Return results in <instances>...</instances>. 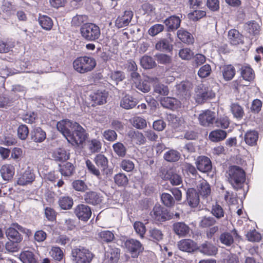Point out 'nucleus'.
I'll list each match as a JSON object with an SVG mask.
<instances>
[{"label":"nucleus","mask_w":263,"mask_h":263,"mask_svg":"<svg viewBox=\"0 0 263 263\" xmlns=\"http://www.w3.org/2000/svg\"><path fill=\"white\" fill-rule=\"evenodd\" d=\"M228 182L236 190L242 187L246 180L245 171L240 167L232 165L229 167L227 172Z\"/></svg>","instance_id":"1"},{"label":"nucleus","mask_w":263,"mask_h":263,"mask_svg":"<svg viewBox=\"0 0 263 263\" xmlns=\"http://www.w3.org/2000/svg\"><path fill=\"white\" fill-rule=\"evenodd\" d=\"M97 64L96 60L91 57L83 56L77 58L73 63L74 69L80 73L92 70Z\"/></svg>","instance_id":"2"},{"label":"nucleus","mask_w":263,"mask_h":263,"mask_svg":"<svg viewBox=\"0 0 263 263\" xmlns=\"http://www.w3.org/2000/svg\"><path fill=\"white\" fill-rule=\"evenodd\" d=\"M67 138V141L73 146L82 144L87 138L85 130L78 123L74 122V128Z\"/></svg>","instance_id":"3"},{"label":"nucleus","mask_w":263,"mask_h":263,"mask_svg":"<svg viewBox=\"0 0 263 263\" xmlns=\"http://www.w3.org/2000/svg\"><path fill=\"white\" fill-rule=\"evenodd\" d=\"M71 259L74 263H90L93 254L87 249L79 246L72 249Z\"/></svg>","instance_id":"4"},{"label":"nucleus","mask_w":263,"mask_h":263,"mask_svg":"<svg viewBox=\"0 0 263 263\" xmlns=\"http://www.w3.org/2000/svg\"><path fill=\"white\" fill-rule=\"evenodd\" d=\"M82 37L87 41H95L98 40L101 34L100 28L93 23L84 24L80 28Z\"/></svg>","instance_id":"5"},{"label":"nucleus","mask_w":263,"mask_h":263,"mask_svg":"<svg viewBox=\"0 0 263 263\" xmlns=\"http://www.w3.org/2000/svg\"><path fill=\"white\" fill-rule=\"evenodd\" d=\"M29 232L26 229L17 223H13L11 226L6 229L5 234L9 240L16 241V242H21L23 240V237L20 232L27 233Z\"/></svg>","instance_id":"6"},{"label":"nucleus","mask_w":263,"mask_h":263,"mask_svg":"<svg viewBox=\"0 0 263 263\" xmlns=\"http://www.w3.org/2000/svg\"><path fill=\"white\" fill-rule=\"evenodd\" d=\"M152 218L157 221H165L173 218L168 211L160 204H156L150 213Z\"/></svg>","instance_id":"7"},{"label":"nucleus","mask_w":263,"mask_h":263,"mask_svg":"<svg viewBox=\"0 0 263 263\" xmlns=\"http://www.w3.org/2000/svg\"><path fill=\"white\" fill-rule=\"evenodd\" d=\"M162 177L165 180L170 181L171 184L174 186L181 184L182 182L181 176L173 168H170L162 173Z\"/></svg>","instance_id":"8"},{"label":"nucleus","mask_w":263,"mask_h":263,"mask_svg":"<svg viewBox=\"0 0 263 263\" xmlns=\"http://www.w3.org/2000/svg\"><path fill=\"white\" fill-rule=\"evenodd\" d=\"M195 164L197 168L200 172L208 173L212 170V162L210 158L204 156H200L197 158Z\"/></svg>","instance_id":"9"},{"label":"nucleus","mask_w":263,"mask_h":263,"mask_svg":"<svg viewBox=\"0 0 263 263\" xmlns=\"http://www.w3.org/2000/svg\"><path fill=\"white\" fill-rule=\"evenodd\" d=\"M215 113L210 110H206L199 114L198 120L201 125L204 127L211 126L215 122Z\"/></svg>","instance_id":"10"},{"label":"nucleus","mask_w":263,"mask_h":263,"mask_svg":"<svg viewBox=\"0 0 263 263\" xmlns=\"http://www.w3.org/2000/svg\"><path fill=\"white\" fill-rule=\"evenodd\" d=\"M197 187L199 193L202 197L203 203H208L210 199L211 187L209 183L204 179H201L199 180Z\"/></svg>","instance_id":"11"},{"label":"nucleus","mask_w":263,"mask_h":263,"mask_svg":"<svg viewBox=\"0 0 263 263\" xmlns=\"http://www.w3.org/2000/svg\"><path fill=\"white\" fill-rule=\"evenodd\" d=\"M82 199L87 204L96 205L102 202L103 197L100 193L95 191H89L83 195Z\"/></svg>","instance_id":"12"},{"label":"nucleus","mask_w":263,"mask_h":263,"mask_svg":"<svg viewBox=\"0 0 263 263\" xmlns=\"http://www.w3.org/2000/svg\"><path fill=\"white\" fill-rule=\"evenodd\" d=\"M74 212L79 219L84 221H87L91 215L90 208L88 205L84 204L78 205L75 208Z\"/></svg>","instance_id":"13"},{"label":"nucleus","mask_w":263,"mask_h":263,"mask_svg":"<svg viewBox=\"0 0 263 263\" xmlns=\"http://www.w3.org/2000/svg\"><path fill=\"white\" fill-rule=\"evenodd\" d=\"M93 161L97 166L100 168L103 175H110L112 171L108 168V161L107 158L102 154H98Z\"/></svg>","instance_id":"14"},{"label":"nucleus","mask_w":263,"mask_h":263,"mask_svg":"<svg viewBox=\"0 0 263 263\" xmlns=\"http://www.w3.org/2000/svg\"><path fill=\"white\" fill-rule=\"evenodd\" d=\"M239 237L237 231L233 229L230 232H225L220 234L219 240L221 243L227 246L230 247L233 245L234 239Z\"/></svg>","instance_id":"15"},{"label":"nucleus","mask_w":263,"mask_h":263,"mask_svg":"<svg viewBox=\"0 0 263 263\" xmlns=\"http://www.w3.org/2000/svg\"><path fill=\"white\" fill-rule=\"evenodd\" d=\"M57 127L67 139L74 128V122L68 119L62 120L57 123Z\"/></svg>","instance_id":"16"},{"label":"nucleus","mask_w":263,"mask_h":263,"mask_svg":"<svg viewBox=\"0 0 263 263\" xmlns=\"http://www.w3.org/2000/svg\"><path fill=\"white\" fill-rule=\"evenodd\" d=\"M127 249L132 253L133 257L138 256L139 252L142 250V245L137 240L130 239L127 240L125 242Z\"/></svg>","instance_id":"17"},{"label":"nucleus","mask_w":263,"mask_h":263,"mask_svg":"<svg viewBox=\"0 0 263 263\" xmlns=\"http://www.w3.org/2000/svg\"><path fill=\"white\" fill-rule=\"evenodd\" d=\"M201 253L206 256H215L218 252L217 248L211 242L205 241L199 247H197Z\"/></svg>","instance_id":"18"},{"label":"nucleus","mask_w":263,"mask_h":263,"mask_svg":"<svg viewBox=\"0 0 263 263\" xmlns=\"http://www.w3.org/2000/svg\"><path fill=\"white\" fill-rule=\"evenodd\" d=\"M133 16L131 11H125L123 15L119 16L115 21V26L118 28L126 27L130 22Z\"/></svg>","instance_id":"19"},{"label":"nucleus","mask_w":263,"mask_h":263,"mask_svg":"<svg viewBox=\"0 0 263 263\" xmlns=\"http://www.w3.org/2000/svg\"><path fill=\"white\" fill-rule=\"evenodd\" d=\"M179 249L183 252H192L197 250V244L190 239H184L178 243Z\"/></svg>","instance_id":"20"},{"label":"nucleus","mask_w":263,"mask_h":263,"mask_svg":"<svg viewBox=\"0 0 263 263\" xmlns=\"http://www.w3.org/2000/svg\"><path fill=\"white\" fill-rule=\"evenodd\" d=\"M228 36L229 41L232 45L243 44V36L235 29L230 30Z\"/></svg>","instance_id":"21"},{"label":"nucleus","mask_w":263,"mask_h":263,"mask_svg":"<svg viewBox=\"0 0 263 263\" xmlns=\"http://www.w3.org/2000/svg\"><path fill=\"white\" fill-rule=\"evenodd\" d=\"M173 229L175 233L180 237L186 236L190 232V227L183 222H177L173 224Z\"/></svg>","instance_id":"22"},{"label":"nucleus","mask_w":263,"mask_h":263,"mask_svg":"<svg viewBox=\"0 0 263 263\" xmlns=\"http://www.w3.org/2000/svg\"><path fill=\"white\" fill-rule=\"evenodd\" d=\"M186 199L189 205L195 208L199 203V196L196 190L194 188H190L186 192Z\"/></svg>","instance_id":"23"},{"label":"nucleus","mask_w":263,"mask_h":263,"mask_svg":"<svg viewBox=\"0 0 263 263\" xmlns=\"http://www.w3.org/2000/svg\"><path fill=\"white\" fill-rule=\"evenodd\" d=\"M177 94L182 97H189L192 88V84L189 81H183L176 86Z\"/></svg>","instance_id":"24"},{"label":"nucleus","mask_w":263,"mask_h":263,"mask_svg":"<svg viewBox=\"0 0 263 263\" xmlns=\"http://www.w3.org/2000/svg\"><path fill=\"white\" fill-rule=\"evenodd\" d=\"M70 153L65 148H58L54 149L51 155L53 159L56 161H65L69 158Z\"/></svg>","instance_id":"25"},{"label":"nucleus","mask_w":263,"mask_h":263,"mask_svg":"<svg viewBox=\"0 0 263 263\" xmlns=\"http://www.w3.org/2000/svg\"><path fill=\"white\" fill-rule=\"evenodd\" d=\"M35 176L32 171L28 168L20 177L17 180L18 184L25 185L31 183L34 179Z\"/></svg>","instance_id":"26"},{"label":"nucleus","mask_w":263,"mask_h":263,"mask_svg":"<svg viewBox=\"0 0 263 263\" xmlns=\"http://www.w3.org/2000/svg\"><path fill=\"white\" fill-rule=\"evenodd\" d=\"M164 23L167 26L168 31H173L179 27L181 20L178 16L172 15L165 20Z\"/></svg>","instance_id":"27"},{"label":"nucleus","mask_w":263,"mask_h":263,"mask_svg":"<svg viewBox=\"0 0 263 263\" xmlns=\"http://www.w3.org/2000/svg\"><path fill=\"white\" fill-rule=\"evenodd\" d=\"M138 103V100L133 97L125 95L121 100L120 106L126 109H129L134 107Z\"/></svg>","instance_id":"28"},{"label":"nucleus","mask_w":263,"mask_h":263,"mask_svg":"<svg viewBox=\"0 0 263 263\" xmlns=\"http://www.w3.org/2000/svg\"><path fill=\"white\" fill-rule=\"evenodd\" d=\"M31 139L35 142L41 143L46 138V133L40 127L34 128L30 133Z\"/></svg>","instance_id":"29"},{"label":"nucleus","mask_w":263,"mask_h":263,"mask_svg":"<svg viewBox=\"0 0 263 263\" xmlns=\"http://www.w3.org/2000/svg\"><path fill=\"white\" fill-rule=\"evenodd\" d=\"M58 203L61 209L67 210L72 208L73 205V200L69 196H63L59 198Z\"/></svg>","instance_id":"30"},{"label":"nucleus","mask_w":263,"mask_h":263,"mask_svg":"<svg viewBox=\"0 0 263 263\" xmlns=\"http://www.w3.org/2000/svg\"><path fill=\"white\" fill-rule=\"evenodd\" d=\"M227 133L222 129H215L211 132L209 135V139L214 142H220L226 139Z\"/></svg>","instance_id":"31"},{"label":"nucleus","mask_w":263,"mask_h":263,"mask_svg":"<svg viewBox=\"0 0 263 263\" xmlns=\"http://www.w3.org/2000/svg\"><path fill=\"white\" fill-rule=\"evenodd\" d=\"M199 87L202 91L198 94V96L201 97L202 101L212 99L215 97V92L210 87H205L203 84L201 85Z\"/></svg>","instance_id":"32"},{"label":"nucleus","mask_w":263,"mask_h":263,"mask_svg":"<svg viewBox=\"0 0 263 263\" xmlns=\"http://www.w3.org/2000/svg\"><path fill=\"white\" fill-rule=\"evenodd\" d=\"M160 103L164 107L172 109L177 108L180 104V101L175 98L168 97L162 99Z\"/></svg>","instance_id":"33"},{"label":"nucleus","mask_w":263,"mask_h":263,"mask_svg":"<svg viewBox=\"0 0 263 263\" xmlns=\"http://www.w3.org/2000/svg\"><path fill=\"white\" fill-rule=\"evenodd\" d=\"M1 173L5 180H9L14 174V167L11 164H5L1 167Z\"/></svg>","instance_id":"34"},{"label":"nucleus","mask_w":263,"mask_h":263,"mask_svg":"<svg viewBox=\"0 0 263 263\" xmlns=\"http://www.w3.org/2000/svg\"><path fill=\"white\" fill-rule=\"evenodd\" d=\"M119 249L118 248L109 249L105 254V260L108 263H116L119 258Z\"/></svg>","instance_id":"35"},{"label":"nucleus","mask_w":263,"mask_h":263,"mask_svg":"<svg viewBox=\"0 0 263 263\" xmlns=\"http://www.w3.org/2000/svg\"><path fill=\"white\" fill-rule=\"evenodd\" d=\"M240 74L243 80L251 82L254 80L255 78V73L249 66H242L240 69Z\"/></svg>","instance_id":"36"},{"label":"nucleus","mask_w":263,"mask_h":263,"mask_svg":"<svg viewBox=\"0 0 263 263\" xmlns=\"http://www.w3.org/2000/svg\"><path fill=\"white\" fill-rule=\"evenodd\" d=\"M20 259L23 263H37L33 252L29 251H24L20 255Z\"/></svg>","instance_id":"37"},{"label":"nucleus","mask_w":263,"mask_h":263,"mask_svg":"<svg viewBox=\"0 0 263 263\" xmlns=\"http://www.w3.org/2000/svg\"><path fill=\"white\" fill-rule=\"evenodd\" d=\"M107 94L105 91H97L91 96V100L94 103L98 105H101L106 102Z\"/></svg>","instance_id":"38"},{"label":"nucleus","mask_w":263,"mask_h":263,"mask_svg":"<svg viewBox=\"0 0 263 263\" xmlns=\"http://www.w3.org/2000/svg\"><path fill=\"white\" fill-rule=\"evenodd\" d=\"M258 138V133L255 130L248 131L245 135V142L250 146L256 145Z\"/></svg>","instance_id":"39"},{"label":"nucleus","mask_w":263,"mask_h":263,"mask_svg":"<svg viewBox=\"0 0 263 263\" xmlns=\"http://www.w3.org/2000/svg\"><path fill=\"white\" fill-rule=\"evenodd\" d=\"M177 36L184 43L189 44L193 43L194 38L192 35L183 29H180L178 31Z\"/></svg>","instance_id":"40"},{"label":"nucleus","mask_w":263,"mask_h":263,"mask_svg":"<svg viewBox=\"0 0 263 263\" xmlns=\"http://www.w3.org/2000/svg\"><path fill=\"white\" fill-rule=\"evenodd\" d=\"M59 171L64 176H70L74 172V167L70 162H68L63 165L59 164Z\"/></svg>","instance_id":"41"},{"label":"nucleus","mask_w":263,"mask_h":263,"mask_svg":"<svg viewBox=\"0 0 263 263\" xmlns=\"http://www.w3.org/2000/svg\"><path fill=\"white\" fill-rule=\"evenodd\" d=\"M98 237L102 242L109 243L115 239V234L113 232L109 230L102 231L98 234Z\"/></svg>","instance_id":"42"},{"label":"nucleus","mask_w":263,"mask_h":263,"mask_svg":"<svg viewBox=\"0 0 263 263\" xmlns=\"http://www.w3.org/2000/svg\"><path fill=\"white\" fill-rule=\"evenodd\" d=\"M39 23L42 28L46 30H50L53 26L52 20L47 15L40 16Z\"/></svg>","instance_id":"43"},{"label":"nucleus","mask_w":263,"mask_h":263,"mask_svg":"<svg viewBox=\"0 0 263 263\" xmlns=\"http://www.w3.org/2000/svg\"><path fill=\"white\" fill-rule=\"evenodd\" d=\"M222 72L223 78L226 81L231 80L235 74V68L231 65L224 66Z\"/></svg>","instance_id":"44"},{"label":"nucleus","mask_w":263,"mask_h":263,"mask_svg":"<svg viewBox=\"0 0 263 263\" xmlns=\"http://www.w3.org/2000/svg\"><path fill=\"white\" fill-rule=\"evenodd\" d=\"M114 181L118 186H125L128 184V179L126 175L122 173H119L115 175Z\"/></svg>","instance_id":"45"},{"label":"nucleus","mask_w":263,"mask_h":263,"mask_svg":"<svg viewBox=\"0 0 263 263\" xmlns=\"http://www.w3.org/2000/svg\"><path fill=\"white\" fill-rule=\"evenodd\" d=\"M130 123L138 129H143L147 126L146 121L141 117H134L130 119Z\"/></svg>","instance_id":"46"},{"label":"nucleus","mask_w":263,"mask_h":263,"mask_svg":"<svg viewBox=\"0 0 263 263\" xmlns=\"http://www.w3.org/2000/svg\"><path fill=\"white\" fill-rule=\"evenodd\" d=\"M140 64L144 69H151L156 65V63L153 59L148 55H144L141 59Z\"/></svg>","instance_id":"47"},{"label":"nucleus","mask_w":263,"mask_h":263,"mask_svg":"<svg viewBox=\"0 0 263 263\" xmlns=\"http://www.w3.org/2000/svg\"><path fill=\"white\" fill-rule=\"evenodd\" d=\"M161 200L162 203L168 208L173 206L175 203V200L172 196L167 193H163L161 195Z\"/></svg>","instance_id":"48"},{"label":"nucleus","mask_w":263,"mask_h":263,"mask_svg":"<svg viewBox=\"0 0 263 263\" xmlns=\"http://www.w3.org/2000/svg\"><path fill=\"white\" fill-rule=\"evenodd\" d=\"M180 157V153L174 149H171L166 152L164 155L165 160L169 162H175L178 161Z\"/></svg>","instance_id":"49"},{"label":"nucleus","mask_w":263,"mask_h":263,"mask_svg":"<svg viewBox=\"0 0 263 263\" xmlns=\"http://www.w3.org/2000/svg\"><path fill=\"white\" fill-rule=\"evenodd\" d=\"M245 29L252 35L257 34L259 31V26L255 21H252L245 25Z\"/></svg>","instance_id":"50"},{"label":"nucleus","mask_w":263,"mask_h":263,"mask_svg":"<svg viewBox=\"0 0 263 263\" xmlns=\"http://www.w3.org/2000/svg\"><path fill=\"white\" fill-rule=\"evenodd\" d=\"M231 110L234 117L237 119H242L244 111L242 107L237 103H233L231 106Z\"/></svg>","instance_id":"51"},{"label":"nucleus","mask_w":263,"mask_h":263,"mask_svg":"<svg viewBox=\"0 0 263 263\" xmlns=\"http://www.w3.org/2000/svg\"><path fill=\"white\" fill-rule=\"evenodd\" d=\"M108 76L110 80L114 82L116 85L125 79L124 73L121 71H111Z\"/></svg>","instance_id":"52"},{"label":"nucleus","mask_w":263,"mask_h":263,"mask_svg":"<svg viewBox=\"0 0 263 263\" xmlns=\"http://www.w3.org/2000/svg\"><path fill=\"white\" fill-rule=\"evenodd\" d=\"M112 148L115 154L120 157H124L126 153V148L121 142H117L113 144Z\"/></svg>","instance_id":"53"},{"label":"nucleus","mask_w":263,"mask_h":263,"mask_svg":"<svg viewBox=\"0 0 263 263\" xmlns=\"http://www.w3.org/2000/svg\"><path fill=\"white\" fill-rule=\"evenodd\" d=\"M86 165L88 170L91 174L96 176L98 179L101 178V172L90 160L88 159L86 161Z\"/></svg>","instance_id":"54"},{"label":"nucleus","mask_w":263,"mask_h":263,"mask_svg":"<svg viewBox=\"0 0 263 263\" xmlns=\"http://www.w3.org/2000/svg\"><path fill=\"white\" fill-rule=\"evenodd\" d=\"M179 56L182 60L189 61L193 58L194 52L190 48H184L179 50Z\"/></svg>","instance_id":"55"},{"label":"nucleus","mask_w":263,"mask_h":263,"mask_svg":"<svg viewBox=\"0 0 263 263\" xmlns=\"http://www.w3.org/2000/svg\"><path fill=\"white\" fill-rule=\"evenodd\" d=\"M72 186L77 191L84 192L88 189V186L85 182L81 180H76L72 182Z\"/></svg>","instance_id":"56"},{"label":"nucleus","mask_w":263,"mask_h":263,"mask_svg":"<svg viewBox=\"0 0 263 263\" xmlns=\"http://www.w3.org/2000/svg\"><path fill=\"white\" fill-rule=\"evenodd\" d=\"M216 124V126L220 127L221 128H228L230 125V120L226 116L221 117L218 118L214 122Z\"/></svg>","instance_id":"57"},{"label":"nucleus","mask_w":263,"mask_h":263,"mask_svg":"<svg viewBox=\"0 0 263 263\" xmlns=\"http://www.w3.org/2000/svg\"><path fill=\"white\" fill-rule=\"evenodd\" d=\"M156 49L160 51H170L172 49V47L168 40L163 39L156 44Z\"/></svg>","instance_id":"58"},{"label":"nucleus","mask_w":263,"mask_h":263,"mask_svg":"<svg viewBox=\"0 0 263 263\" xmlns=\"http://www.w3.org/2000/svg\"><path fill=\"white\" fill-rule=\"evenodd\" d=\"M21 242H16V241L9 240L5 245L6 250L9 252H15L19 249L18 244Z\"/></svg>","instance_id":"59"},{"label":"nucleus","mask_w":263,"mask_h":263,"mask_svg":"<svg viewBox=\"0 0 263 263\" xmlns=\"http://www.w3.org/2000/svg\"><path fill=\"white\" fill-rule=\"evenodd\" d=\"M216 223V220L212 217H204L200 222L199 226L202 228H209Z\"/></svg>","instance_id":"60"},{"label":"nucleus","mask_w":263,"mask_h":263,"mask_svg":"<svg viewBox=\"0 0 263 263\" xmlns=\"http://www.w3.org/2000/svg\"><path fill=\"white\" fill-rule=\"evenodd\" d=\"M120 166L122 170L127 172L132 171L135 167L134 162L129 159L122 160Z\"/></svg>","instance_id":"61"},{"label":"nucleus","mask_w":263,"mask_h":263,"mask_svg":"<svg viewBox=\"0 0 263 263\" xmlns=\"http://www.w3.org/2000/svg\"><path fill=\"white\" fill-rule=\"evenodd\" d=\"M29 134V129L28 127L24 124L20 125L17 128L18 137L22 140H25Z\"/></svg>","instance_id":"62"},{"label":"nucleus","mask_w":263,"mask_h":263,"mask_svg":"<svg viewBox=\"0 0 263 263\" xmlns=\"http://www.w3.org/2000/svg\"><path fill=\"white\" fill-rule=\"evenodd\" d=\"M51 257L57 260H61L63 257L62 250L58 247H53L50 251Z\"/></svg>","instance_id":"63"},{"label":"nucleus","mask_w":263,"mask_h":263,"mask_svg":"<svg viewBox=\"0 0 263 263\" xmlns=\"http://www.w3.org/2000/svg\"><path fill=\"white\" fill-rule=\"evenodd\" d=\"M103 138L108 141L113 142L117 139V134L116 133L111 129H107L103 133Z\"/></svg>","instance_id":"64"}]
</instances>
